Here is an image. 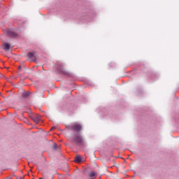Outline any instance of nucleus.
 <instances>
[{
	"mask_svg": "<svg viewBox=\"0 0 179 179\" xmlns=\"http://www.w3.org/2000/svg\"><path fill=\"white\" fill-rule=\"evenodd\" d=\"M21 179H23V178H21Z\"/></svg>",
	"mask_w": 179,
	"mask_h": 179,
	"instance_id": "12",
	"label": "nucleus"
},
{
	"mask_svg": "<svg viewBox=\"0 0 179 179\" xmlns=\"http://www.w3.org/2000/svg\"><path fill=\"white\" fill-rule=\"evenodd\" d=\"M22 96L23 97H28V96H30V92H23Z\"/></svg>",
	"mask_w": 179,
	"mask_h": 179,
	"instance_id": "8",
	"label": "nucleus"
},
{
	"mask_svg": "<svg viewBox=\"0 0 179 179\" xmlns=\"http://www.w3.org/2000/svg\"><path fill=\"white\" fill-rule=\"evenodd\" d=\"M71 128L73 131H80V129H82V126L78 124H74L71 125Z\"/></svg>",
	"mask_w": 179,
	"mask_h": 179,
	"instance_id": "2",
	"label": "nucleus"
},
{
	"mask_svg": "<svg viewBox=\"0 0 179 179\" xmlns=\"http://www.w3.org/2000/svg\"><path fill=\"white\" fill-rule=\"evenodd\" d=\"M75 162L76 163H80V162H82V157L79 155H76L75 157Z\"/></svg>",
	"mask_w": 179,
	"mask_h": 179,
	"instance_id": "4",
	"label": "nucleus"
},
{
	"mask_svg": "<svg viewBox=\"0 0 179 179\" xmlns=\"http://www.w3.org/2000/svg\"><path fill=\"white\" fill-rule=\"evenodd\" d=\"M40 117L39 116H35L33 117V120L34 121V122L36 124H38V122H40Z\"/></svg>",
	"mask_w": 179,
	"mask_h": 179,
	"instance_id": "5",
	"label": "nucleus"
},
{
	"mask_svg": "<svg viewBox=\"0 0 179 179\" xmlns=\"http://www.w3.org/2000/svg\"><path fill=\"white\" fill-rule=\"evenodd\" d=\"M8 36H10V37H16V36H17V34H16V33H15L14 31H9L8 32Z\"/></svg>",
	"mask_w": 179,
	"mask_h": 179,
	"instance_id": "6",
	"label": "nucleus"
},
{
	"mask_svg": "<svg viewBox=\"0 0 179 179\" xmlns=\"http://www.w3.org/2000/svg\"><path fill=\"white\" fill-rule=\"evenodd\" d=\"M90 177H96V173L94 172H91L90 173Z\"/></svg>",
	"mask_w": 179,
	"mask_h": 179,
	"instance_id": "9",
	"label": "nucleus"
},
{
	"mask_svg": "<svg viewBox=\"0 0 179 179\" xmlns=\"http://www.w3.org/2000/svg\"><path fill=\"white\" fill-rule=\"evenodd\" d=\"M28 57H29V58H36V56H34V53H33V52H29V53H28Z\"/></svg>",
	"mask_w": 179,
	"mask_h": 179,
	"instance_id": "7",
	"label": "nucleus"
},
{
	"mask_svg": "<svg viewBox=\"0 0 179 179\" xmlns=\"http://www.w3.org/2000/svg\"><path fill=\"white\" fill-rule=\"evenodd\" d=\"M10 48V45H9V43H5L3 45V50H5V51H9Z\"/></svg>",
	"mask_w": 179,
	"mask_h": 179,
	"instance_id": "3",
	"label": "nucleus"
},
{
	"mask_svg": "<svg viewBox=\"0 0 179 179\" xmlns=\"http://www.w3.org/2000/svg\"><path fill=\"white\" fill-rule=\"evenodd\" d=\"M57 148L58 147L57 146V144L53 145V148H54L55 150H57Z\"/></svg>",
	"mask_w": 179,
	"mask_h": 179,
	"instance_id": "10",
	"label": "nucleus"
},
{
	"mask_svg": "<svg viewBox=\"0 0 179 179\" xmlns=\"http://www.w3.org/2000/svg\"><path fill=\"white\" fill-rule=\"evenodd\" d=\"M54 129V128H52L51 130Z\"/></svg>",
	"mask_w": 179,
	"mask_h": 179,
	"instance_id": "11",
	"label": "nucleus"
},
{
	"mask_svg": "<svg viewBox=\"0 0 179 179\" xmlns=\"http://www.w3.org/2000/svg\"><path fill=\"white\" fill-rule=\"evenodd\" d=\"M74 142L77 143L78 145H83V138H82V136H80L79 134L76 135L74 137Z\"/></svg>",
	"mask_w": 179,
	"mask_h": 179,
	"instance_id": "1",
	"label": "nucleus"
}]
</instances>
